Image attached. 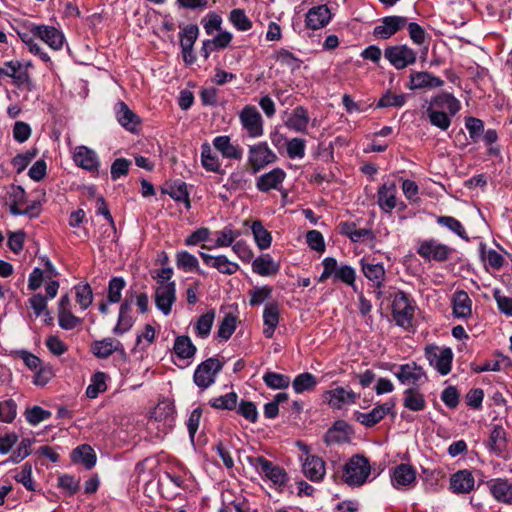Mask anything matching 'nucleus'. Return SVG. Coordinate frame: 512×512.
Masks as SVG:
<instances>
[{
  "label": "nucleus",
  "mask_w": 512,
  "mask_h": 512,
  "mask_svg": "<svg viewBox=\"0 0 512 512\" xmlns=\"http://www.w3.org/2000/svg\"><path fill=\"white\" fill-rule=\"evenodd\" d=\"M371 472L368 459L361 455L351 457L343 466V481L351 487H359L366 483Z\"/></svg>",
  "instance_id": "obj_1"
},
{
  "label": "nucleus",
  "mask_w": 512,
  "mask_h": 512,
  "mask_svg": "<svg viewBox=\"0 0 512 512\" xmlns=\"http://www.w3.org/2000/svg\"><path fill=\"white\" fill-rule=\"evenodd\" d=\"M249 462L263 479L270 481L276 488H283L289 481L285 469L264 456L250 457Z\"/></svg>",
  "instance_id": "obj_2"
},
{
  "label": "nucleus",
  "mask_w": 512,
  "mask_h": 512,
  "mask_svg": "<svg viewBox=\"0 0 512 512\" xmlns=\"http://www.w3.org/2000/svg\"><path fill=\"white\" fill-rule=\"evenodd\" d=\"M417 254L426 262H445L454 253V249L437 239L420 240L416 248Z\"/></svg>",
  "instance_id": "obj_3"
},
{
  "label": "nucleus",
  "mask_w": 512,
  "mask_h": 512,
  "mask_svg": "<svg viewBox=\"0 0 512 512\" xmlns=\"http://www.w3.org/2000/svg\"><path fill=\"white\" fill-rule=\"evenodd\" d=\"M415 306L403 291L397 292L392 301V316L396 324L406 330L413 325Z\"/></svg>",
  "instance_id": "obj_4"
},
{
  "label": "nucleus",
  "mask_w": 512,
  "mask_h": 512,
  "mask_svg": "<svg viewBox=\"0 0 512 512\" xmlns=\"http://www.w3.org/2000/svg\"><path fill=\"white\" fill-rule=\"evenodd\" d=\"M425 357L429 364L441 375H447L451 371L453 352L449 347H439L434 344L427 345L424 349Z\"/></svg>",
  "instance_id": "obj_5"
},
{
  "label": "nucleus",
  "mask_w": 512,
  "mask_h": 512,
  "mask_svg": "<svg viewBox=\"0 0 512 512\" xmlns=\"http://www.w3.org/2000/svg\"><path fill=\"white\" fill-rule=\"evenodd\" d=\"M385 59L397 70L416 63L417 53L406 44L388 46L384 50Z\"/></svg>",
  "instance_id": "obj_6"
},
{
  "label": "nucleus",
  "mask_w": 512,
  "mask_h": 512,
  "mask_svg": "<svg viewBox=\"0 0 512 512\" xmlns=\"http://www.w3.org/2000/svg\"><path fill=\"white\" fill-rule=\"evenodd\" d=\"M277 160V155L267 142H259L248 147L247 162L253 173H257Z\"/></svg>",
  "instance_id": "obj_7"
},
{
  "label": "nucleus",
  "mask_w": 512,
  "mask_h": 512,
  "mask_svg": "<svg viewBox=\"0 0 512 512\" xmlns=\"http://www.w3.org/2000/svg\"><path fill=\"white\" fill-rule=\"evenodd\" d=\"M222 367L223 363L218 358H208L196 367L193 375L194 383L201 389H207L214 384Z\"/></svg>",
  "instance_id": "obj_8"
},
{
  "label": "nucleus",
  "mask_w": 512,
  "mask_h": 512,
  "mask_svg": "<svg viewBox=\"0 0 512 512\" xmlns=\"http://www.w3.org/2000/svg\"><path fill=\"white\" fill-rule=\"evenodd\" d=\"M239 121L248 137L256 139L264 135L263 119L255 106L246 105L239 113Z\"/></svg>",
  "instance_id": "obj_9"
},
{
  "label": "nucleus",
  "mask_w": 512,
  "mask_h": 512,
  "mask_svg": "<svg viewBox=\"0 0 512 512\" xmlns=\"http://www.w3.org/2000/svg\"><path fill=\"white\" fill-rule=\"evenodd\" d=\"M4 77L11 78L12 83L18 88L25 87L28 91L33 88L27 69L17 60L6 61L0 66V79Z\"/></svg>",
  "instance_id": "obj_10"
},
{
  "label": "nucleus",
  "mask_w": 512,
  "mask_h": 512,
  "mask_svg": "<svg viewBox=\"0 0 512 512\" xmlns=\"http://www.w3.org/2000/svg\"><path fill=\"white\" fill-rule=\"evenodd\" d=\"M395 400L390 399L382 404L376 405L369 412L355 411L354 419L365 427H373L378 424L388 414H393L395 408Z\"/></svg>",
  "instance_id": "obj_11"
},
{
  "label": "nucleus",
  "mask_w": 512,
  "mask_h": 512,
  "mask_svg": "<svg viewBox=\"0 0 512 512\" xmlns=\"http://www.w3.org/2000/svg\"><path fill=\"white\" fill-rule=\"evenodd\" d=\"M359 395L350 388L336 387L327 390L323 394L324 401L336 410H342L346 406L356 403Z\"/></svg>",
  "instance_id": "obj_12"
},
{
  "label": "nucleus",
  "mask_w": 512,
  "mask_h": 512,
  "mask_svg": "<svg viewBox=\"0 0 512 512\" xmlns=\"http://www.w3.org/2000/svg\"><path fill=\"white\" fill-rule=\"evenodd\" d=\"M30 31L32 35L42 40L53 50H61L64 45L65 36L63 32L53 26L32 24Z\"/></svg>",
  "instance_id": "obj_13"
},
{
  "label": "nucleus",
  "mask_w": 512,
  "mask_h": 512,
  "mask_svg": "<svg viewBox=\"0 0 512 512\" xmlns=\"http://www.w3.org/2000/svg\"><path fill=\"white\" fill-rule=\"evenodd\" d=\"M73 161L76 166L90 172L91 174L99 173L101 163L98 154L87 146L79 145L74 148Z\"/></svg>",
  "instance_id": "obj_14"
},
{
  "label": "nucleus",
  "mask_w": 512,
  "mask_h": 512,
  "mask_svg": "<svg viewBox=\"0 0 512 512\" xmlns=\"http://www.w3.org/2000/svg\"><path fill=\"white\" fill-rule=\"evenodd\" d=\"M394 375L403 385L418 386L427 380L425 371L415 362L399 365Z\"/></svg>",
  "instance_id": "obj_15"
},
{
  "label": "nucleus",
  "mask_w": 512,
  "mask_h": 512,
  "mask_svg": "<svg viewBox=\"0 0 512 512\" xmlns=\"http://www.w3.org/2000/svg\"><path fill=\"white\" fill-rule=\"evenodd\" d=\"M361 270L364 276L372 283L376 289L378 298L382 296V287L386 279V271L382 263L370 262L365 258L360 260Z\"/></svg>",
  "instance_id": "obj_16"
},
{
  "label": "nucleus",
  "mask_w": 512,
  "mask_h": 512,
  "mask_svg": "<svg viewBox=\"0 0 512 512\" xmlns=\"http://www.w3.org/2000/svg\"><path fill=\"white\" fill-rule=\"evenodd\" d=\"M407 25V18L404 16L384 17L373 29V35L377 39L386 40L396 34Z\"/></svg>",
  "instance_id": "obj_17"
},
{
  "label": "nucleus",
  "mask_w": 512,
  "mask_h": 512,
  "mask_svg": "<svg viewBox=\"0 0 512 512\" xmlns=\"http://www.w3.org/2000/svg\"><path fill=\"white\" fill-rule=\"evenodd\" d=\"M176 300V284L174 281L160 283L155 291L156 307L165 315H169Z\"/></svg>",
  "instance_id": "obj_18"
},
{
  "label": "nucleus",
  "mask_w": 512,
  "mask_h": 512,
  "mask_svg": "<svg viewBox=\"0 0 512 512\" xmlns=\"http://www.w3.org/2000/svg\"><path fill=\"white\" fill-rule=\"evenodd\" d=\"M134 303L133 296H126L121 303L117 323L112 329L113 334L121 336L128 332L134 325L135 319L132 315V305Z\"/></svg>",
  "instance_id": "obj_19"
},
{
  "label": "nucleus",
  "mask_w": 512,
  "mask_h": 512,
  "mask_svg": "<svg viewBox=\"0 0 512 512\" xmlns=\"http://www.w3.org/2000/svg\"><path fill=\"white\" fill-rule=\"evenodd\" d=\"M91 352L99 359H107L113 353H119L120 355L126 354L124 345L118 339L112 337H106L92 342Z\"/></svg>",
  "instance_id": "obj_20"
},
{
  "label": "nucleus",
  "mask_w": 512,
  "mask_h": 512,
  "mask_svg": "<svg viewBox=\"0 0 512 512\" xmlns=\"http://www.w3.org/2000/svg\"><path fill=\"white\" fill-rule=\"evenodd\" d=\"M377 204L382 212L391 214L398 207L397 187L393 181L383 183L377 191Z\"/></svg>",
  "instance_id": "obj_21"
},
{
  "label": "nucleus",
  "mask_w": 512,
  "mask_h": 512,
  "mask_svg": "<svg viewBox=\"0 0 512 512\" xmlns=\"http://www.w3.org/2000/svg\"><path fill=\"white\" fill-rule=\"evenodd\" d=\"M199 255L206 266L216 269L221 274L233 275L240 269L239 264L230 261L226 255L214 256L205 252H199Z\"/></svg>",
  "instance_id": "obj_22"
},
{
  "label": "nucleus",
  "mask_w": 512,
  "mask_h": 512,
  "mask_svg": "<svg viewBox=\"0 0 512 512\" xmlns=\"http://www.w3.org/2000/svg\"><path fill=\"white\" fill-rule=\"evenodd\" d=\"M286 173L281 168H274L267 173L260 175L256 179V188L260 192H269L271 190H280Z\"/></svg>",
  "instance_id": "obj_23"
},
{
  "label": "nucleus",
  "mask_w": 512,
  "mask_h": 512,
  "mask_svg": "<svg viewBox=\"0 0 512 512\" xmlns=\"http://www.w3.org/2000/svg\"><path fill=\"white\" fill-rule=\"evenodd\" d=\"M212 145L225 159L240 160L243 156V149L238 144H234L228 135L216 136Z\"/></svg>",
  "instance_id": "obj_24"
},
{
  "label": "nucleus",
  "mask_w": 512,
  "mask_h": 512,
  "mask_svg": "<svg viewBox=\"0 0 512 512\" xmlns=\"http://www.w3.org/2000/svg\"><path fill=\"white\" fill-rule=\"evenodd\" d=\"M302 471L310 481L320 482L326 475L325 462L319 456L307 455L302 463Z\"/></svg>",
  "instance_id": "obj_25"
},
{
  "label": "nucleus",
  "mask_w": 512,
  "mask_h": 512,
  "mask_svg": "<svg viewBox=\"0 0 512 512\" xmlns=\"http://www.w3.org/2000/svg\"><path fill=\"white\" fill-rule=\"evenodd\" d=\"M391 482L397 489L412 487L416 483V471L409 464H399L393 469Z\"/></svg>",
  "instance_id": "obj_26"
},
{
  "label": "nucleus",
  "mask_w": 512,
  "mask_h": 512,
  "mask_svg": "<svg viewBox=\"0 0 512 512\" xmlns=\"http://www.w3.org/2000/svg\"><path fill=\"white\" fill-rule=\"evenodd\" d=\"M332 14L327 5H317L308 10L305 17L306 26L312 30L325 27L331 20Z\"/></svg>",
  "instance_id": "obj_27"
},
{
  "label": "nucleus",
  "mask_w": 512,
  "mask_h": 512,
  "mask_svg": "<svg viewBox=\"0 0 512 512\" xmlns=\"http://www.w3.org/2000/svg\"><path fill=\"white\" fill-rule=\"evenodd\" d=\"M443 84L444 81L441 78L434 76L429 72L417 71L410 74L407 87L410 90H417L424 88H438Z\"/></svg>",
  "instance_id": "obj_28"
},
{
  "label": "nucleus",
  "mask_w": 512,
  "mask_h": 512,
  "mask_svg": "<svg viewBox=\"0 0 512 512\" xmlns=\"http://www.w3.org/2000/svg\"><path fill=\"white\" fill-rule=\"evenodd\" d=\"M453 316L467 319L472 315V300L464 290H456L452 296Z\"/></svg>",
  "instance_id": "obj_29"
},
{
  "label": "nucleus",
  "mask_w": 512,
  "mask_h": 512,
  "mask_svg": "<svg viewBox=\"0 0 512 512\" xmlns=\"http://www.w3.org/2000/svg\"><path fill=\"white\" fill-rule=\"evenodd\" d=\"M263 335L270 339L274 336L275 330L279 325L280 308L278 303H267L263 310Z\"/></svg>",
  "instance_id": "obj_30"
},
{
  "label": "nucleus",
  "mask_w": 512,
  "mask_h": 512,
  "mask_svg": "<svg viewBox=\"0 0 512 512\" xmlns=\"http://www.w3.org/2000/svg\"><path fill=\"white\" fill-rule=\"evenodd\" d=\"M474 485V477L468 470H459L450 477V489L455 494L470 493Z\"/></svg>",
  "instance_id": "obj_31"
},
{
  "label": "nucleus",
  "mask_w": 512,
  "mask_h": 512,
  "mask_svg": "<svg viewBox=\"0 0 512 512\" xmlns=\"http://www.w3.org/2000/svg\"><path fill=\"white\" fill-rule=\"evenodd\" d=\"M114 110L116 119L122 127L130 132L137 130L140 119L124 102H118Z\"/></svg>",
  "instance_id": "obj_32"
},
{
  "label": "nucleus",
  "mask_w": 512,
  "mask_h": 512,
  "mask_svg": "<svg viewBox=\"0 0 512 512\" xmlns=\"http://www.w3.org/2000/svg\"><path fill=\"white\" fill-rule=\"evenodd\" d=\"M309 121L310 117L307 110L302 106H298L288 116L285 126L294 132L306 133Z\"/></svg>",
  "instance_id": "obj_33"
},
{
  "label": "nucleus",
  "mask_w": 512,
  "mask_h": 512,
  "mask_svg": "<svg viewBox=\"0 0 512 512\" xmlns=\"http://www.w3.org/2000/svg\"><path fill=\"white\" fill-rule=\"evenodd\" d=\"M429 107L455 115L460 110L461 104L452 94L441 92L431 99Z\"/></svg>",
  "instance_id": "obj_34"
},
{
  "label": "nucleus",
  "mask_w": 512,
  "mask_h": 512,
  "mask_svg": "<svg viewBox=\"0 0 512 512\" xmlns=\"http://www.w3.org/2000/svg\"><path fill=\"white\" fill-rule=\"evenodd\" d=\"M279 269L280 265L269 254H263L252 262V271L262 277L275 275Z\"/></svg>",
  "instance_id": "obj_35"
},
{
  "label": "nucleus",
  "mask_w": 512,
  "mask_h": 512,
  "mask_svg": "<svg viewBox=\"0 0 512 512\" xmlns=\"http://www.w3.org/2000/svg\"><path fill=\"white\" fill-rule=\"evenodd\" d=\"M489 489L493 497L506 504L512 503V484L504 479H494L489 482Z\"/></svg>",
  "instance_id": "obj_36"
},
{
  "label": "nucleus",
  "mask_w": 512,
  "mask_h": 512,
  "mask_svg": "<svg viewBox=\"0 0 512 512\" xmlns=\"http://www.w3.org/2000/svg\"><path fill=\"white\" fill-rule=\"evenodd\" d=\"M176 266L184 272H195L204 275L197 257L186 250L178 251L175 255Z\"/></svg>",
  "instance_id": "obj_37"
},
{
  "label": "nucleus",
  "mask_w": 512,
  "mask_h": 512,
  "mask_svg": "<svg viewBox=\"0 0 512 512\" xmlns=\"http://www.w3.org/2000/svg\"><path fill=\"white\" fill-rule=\"evenodd\" d=\"M201 164L203 168L208 172H222L219 157L216 153L213 152L212 147L208 142H204L201 145Z\"/></svg>",
  "instance_id": "obj_38"
},
{
  "label": "nucleus",
  "mask_w": 512,
  "mask_h": 512,
  "mask_svg": "<svg viewBox=\"0 0 512 512\" xmlns=\"http://www.w3.org/2000/svg\"><path fill=\"white\" fill-rule=\"evenodd\" d=\"M72 460L75 463L84 465L87 469H91L96 464L97 456L94 449L90 445L83 444L73 450Z\"/></svg>",
  "instance_id": "obj_39"
},
{
  "label": "nucleus",
  "mask_w": 512,
  "mask_h": 512,
  "mask_svg": "<svg viewBox=\"0 0 512 512\" xmlns=\"http://www.w3.org/2000/svg\"><path fill=\"white\" fill-rule=\"evenodd\" d=\"M403 406L410 411L419 412L425 409L424 395L417 389L408 388L403 392Z\"/></svg>",
  "instance_id": "obj_40"
},
{
  "label": "nucleus",
  "mask_w": 512,
  "mask_h": 512,
  "mask_svg": "<svg viewBox=\"0 0 512 512\" xmlns=\"http://www.w3.org/2000/svg\"><path fill=\"white\" fill-rule=\"evenodd\" d=\"M173 350L180 359H191L196 354V346L192 343L190 337L182 335L177 336L174 341Z\"/></svg>",
  "instance_id": "obj_41"
},
{
  "label": "nucleus",
  "mask_w": 512,
  "mask_h": 512,
  "mask_svg": "<svg viewBox=\"0 0 512 512\" xmlns=\"http://www.w3.org/2000/svg\"><path fill=\"white\" fill-rule=\"evenodd\" d=\"M251 231L254 237V241L260 250H265L271 246V233L263 226L261 221H254L251 225Z\"/></svg>",
  "instance_id": "obj_42"
},
{
  "label": "nucleus",
  "mask_w": 512,
  "mask_h": 512,
  "mask_svg": "<svg viewBox=\"0 0 512 512\" xmlns=\"http://www.w3.org/2000/svg\"><path fill=\"white\" fill-rule=\"evenodd\" d=\"M317 384L318 381L312 373L304 372L294 378L292 388L295 393L302 394L314 390Z\"/></svg>",
  "instance_id": "obj_43"
},
{
  "label": "nucleus",
  "mask_w": 512,
  "mask_h": 512,
  "mask_svg": "<svg viewBox=\"0 0 512 512\" xmlns=\"http://www.w3.org/2000/svg\"><path fill=\"white\" fill-rule=\"evenodd\" d=\"M228 20L231 25L240 32H246L253 26L252 21L241 8L232 9L229 13Z\"/></svg>",
  "instance_id": "obj_44"
},
{
  "label": "nucleus",
  "mask_w": 512,
  "mask_h": 512,
  "mask_svg": "<svg viewBox=\"0 0 512 512\" xmlns=\"http://www.w3.org/2000/svg\"><path fill=\"white\" fill-rule=\"evenodd\" d=\"M263 382L267 387L273 390L285 389L290 385V377L285 374H280L267 370L262 376Z\"/></svg>",
  "instance_id": "obj_45"
},
{
  "label": "nucleus",
  "mask_w": 512,
  "mask_h": 512,
  "mask_svg": "<svg viewBox=\"0 0 512 512\" xmlns=\"http://www.w3.org/2000/svg\"><path fill=\"white\" fill-rule=\"evenodd\" d=\"M436 222L438 225L448 229L449 231L456 234L461 239H463L465 241H469L467 232H466L463 224L458 219H456L452 216H439L436 219Z\"/></svg>",
  "instance_id": "obj_46"
},
{
  "label": "nucleus",
  "mask_w": 512,
  "mask_h": 512,
  "mask_svg": "<svg viewBox=\"0 0 512 512\" xmlns=\"http://www.w3.org/2000/svg\"><path fill=\"white\" fill-rule=\"evenodd\" d=\"M215 319V312L210 310L205 314H202L196 321L194 330L195 334L202 339L207 338L210 335L213 323Z\"/></svg>",
  "instance_id": "obj_47"
},
{
  "label": "nucleus",
  "mask_w": 512,
  "mask_h": 512,
  "mask_svg": "<svg viewBox=\"0 0 512 512\" xmlns=\"http://www.w3.org/2000/svg\"><path fill=\"white\" fill-rule=\"evenodd\" d=\"M13 478L16 482L22 484L28 491H36L37 486L32 477V466L29 463H25L20 469L15 470Z\"/></svg>",
  "instance_id": "obj_48"
},
{
  "label": "nucleus",
  "mask_w": 512,
  "mask_h": 512,
  "mask_svg": "<svg viewBox=\"0 0 512 512\" xmlns=\"http://www.w3.org/2000/svg\"><path fill=\"white\" fill-rule=\"evenodd\" d=\"M426 112L429 121L433 126L443 131H446L450 127L451 117L453 115H450L448 112L445 111L436 110L433 107H428Z\"/></svg>",
  "instance_id": "obj_49"
},
{
  "label": "nucleus",
  "mask_w": 512,
  "mask_h": 512,
  "mask_svg": "<svg viewBox=\"0 0 512 512\" xmlns=\"http://www.w3.org/2000/svg\"><path fill=\"white\" fill-rule=\"evenodd\" d=\"M76 301L81 310H86L93 302V291L88 283H79L74 286Z\"/></svg>",
  "instance_id": "obj_50"
},
{
  "label": "nucleus",
  "mask_w": 512,
  "mask_h": 512,
  "mask_svg": "<svg viewBox=\"0 0 512 512\" xmlns=\"http://www.w3.org/2000/svg\"><path fill=\"white\" fill-rule=\"evenodd\" d=\"M216 240L214 248L232 246L235 240L240 236V232L232 229L231 226H225L222 230L216 231Z\"/></svg>",
  "instance_id": "obj_51"
},
{
  "label": "nucleus",
  "mask_w": 512,
  "mask_h": 512,
  "mask_svg": "<svg viewBox=\"0 0 512 512\" xmlns=\"http://www.w3.org/2000/svg\"><path fill=\"white\" fill-rule=\"evenodd\" d=\"M107 375L104 372H97L91 378V383L86 388V396L90 399L96 398L99 393L107 389Z\"/></svg>",
  "instance_id": "obj_52"
},
{
  "label": "nucleus",
  "mask_w": 512,
  "mask_h": 512,
  "mask_svg": "<svg viewBox=\"0 0 512 512\" xmlns=\"http://www.w3.org/2000/svg\"><path fill=\"white\" fill-rule=\"evenodd\" d=\"M31 445L32 440L30 438H23L4 463L18 464L22 462L31 454Z\"/></svg>",
  "instance_id": "obj_53"
},
{
  "label": "nucleus",
  "mask_w": 512,
  "mask_h": 512,
  "mask_svg": "<svg viewBox=\"0 0 512 512\" xmlns=\"http://www.w3.org/2000/svg\"><path fill=\"white\" fill-rule=\"evenodd\" d=\"M238 395L235 392H229L209 400L211 407L215 409L232 410L237 406Z\"/></svg>",
  "instance_id": "obj_54"
},
{
  "label": "nucleus",
  "mask_w": 512,
  "mask_h": 512,
  "mask_svg": "<svg viewBox=\"0 0 512 512\" xmlns=\"http://www.w3.org/2000/svg\"><path fill=\"white\" fill-rule=\"evenodd\" d=\"M506 444V432L503 427L496 425L493 427L489 436V448L490 450L501 453Z\"/></svg>",
  "instance_id": "obj_55"
},
{
  "label": "nucleus",
  "mask_w": 512,
  "mask_h": 512,
  "mask_svg": "<svg viewBox=\"0 0 512 512\" xmlns=\"http://www.w3.org/2000/svg\"><path fill=\"white\" fill-rule=\"evenodd\" d=\"M126 282L122 277H113L108 284V303H118L122 297V291L125 288Z\"/></svg>",
  "instance_id": "obj_56"
},
{
  "label": "nucleus",
  "mask_w": 512,
  "mask_h": 512,
  "mask_svg": "<svg viewBox=\"0 0 512 512\" xmlns=\"http://www.w3.org/2000/svg\"><path fill=\"white\" fill-rule=\"evenodd\" d=\"M199 35V28L196 24L185 26L180 32V47L193 48Z\"/></svg>",
  "instance_id": "obj_57"
},
{
  "label": "nucleus",
  "mask_w": 512,
  "mask_h": 512,
  "mask_svg": "<svg viewBox=\"0 0 512 512\" xmlns=\"http://www.w3.org/2000/svg\"><path fill=\"white\" fill-rule=\"evenodd\" d=\"M236 317L232 314H226L219 324L217 337L227 341L236 330Z\"/></svg>",
  "instance_id": "obj_58"
},
{
  "label": "nucleus",
  "mask_w": 512,
  "mask_h": 512,
  "mask_svg": "<svg viewBox=\"0 0 512 512\" xmlns=\"http://www.w3.org/2000/svg\"><path fill=\"white\" fill-rule=\"evenodd\" d=\"M167 194L175 201L185 202L186 207H190L189 193L185 182L179 181L169 186Z\"/></svg>",
  "instance_id": "obj_59"
},
{
  "label": "nucleus",
  "mask_w": 512,
  "mask_h": 512,
  "mask_svg": "<svg viewBox=\"0 0 512 512\" xmlns=\"http://www.w3.org/2000/svg\"><path fill=\"white\" fill-rule=\"evenodd\" d=\"M17 416V404L9 398L0 401V422L12 423Z\"/></svg>",
  "instance_id": "obj_60"
},
{
  "label": "nucleus",
  "mask_w": 512,
  "mask_h": 512,
  "mask_svg": "<svg viewBox=\"0 0 512 512\" xmlns=\"http://www.w3.org/2000/svg\"><path fill=\"white\" fill-rule=\"evenodd\" d=\"M25 417L30 425L36 426L39 423L48 420L51 417V412L40 406H33L26 410Z\"/></svg>",
  "instance_id": "obj_61"
},
{
  "label": "nucleus",
  "mask_w": 512,
  "mask_h": 512,
  "mask_svg": "<svg viewBox=\"0 0 512 512\" xmlns=\"http://www.w3.org/2000/svg\"><path fill=\"white\" fill-rule=\"evenodd\" d=\"M272 287L268 285L258 286L248 292L250 299L249 304L251 306H257L262 304L264 301L269 299L272 295Z\"/></svg>",
  "instance_id": "obj_62"
},
{
  "label": "nucleus",
  "mask_w": 512,
  "mask_h": 512,
  "mask_svg": "<svg viewBox=\"0 0 512 512\" xmlns=\"http://www.w3.org/2000/svg\"><path fill=\"white\" fill-rule=\"evenodd\" d=\"M287 155L291 159H302L305 156L306 141L292 138L286 142Z\"/></svg>",
  "instance_id": "obj_63"
},
{
  "label": "nucleus",
  "mask_w": 512,
  "mask_h": 512,
  "mask_svg": "<svg viewBox=\"0 0 512 512\" xmlns=\"http://www.w3.org/2000/svg\"><path fill=\"white\" fill-rule=\"evenodd\" d=\"M406 95L394 94L391 92H387L379 99L377 103V107L379 108H387V107H402L406 103Z\"/></svg>",
  "instance_id": "obj_64"
}]
</instances>
